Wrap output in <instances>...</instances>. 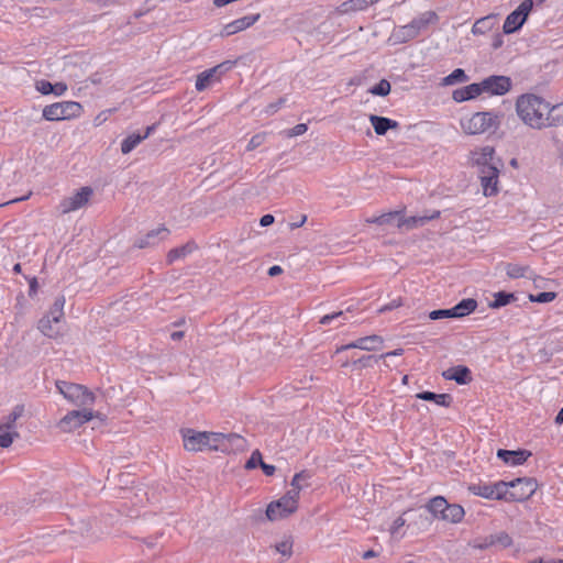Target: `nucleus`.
<instances>
[{"instance_id":"obj_1","label":"nucleus","mask_w":563,"mask_h":563,"mask_svg":"<svg viewBox=\"0 0 563 563\" xmlns=\"http://www.w3.org/2000/svg\"><path fill=\"white\" fill-rule=\"evenodd\" d=\"M542 97L534 93H525L516 101V112L520 120L531 129L541 130L551 126V112L554 110Z\"/></svg>"},{"instance_id":"obj_2","label":"nucleus","mask_w":563,"mask_h":563,"mask_svg":"<svg viewBox=\"0 0 563 563\" xmlns=\"http://www.w3.org/2000/svg\"><path fill=\"white\" fill-rule=\"evenodd\" d=\"M500 125V115L493 111L475 112L460 119V126L465 134L477 135L496 131Z\"/></svg>"},{"instance_id":"obj_3","label":"nucleus","mask_w":563,"mask_h":563,"mask_svg":"<svg viewBox=\"0 0 563 563\" xmlns=\"http://www.w3.org/2000/svg\"><path fill=\"white\" fill-rule=\"evenodd\" d=\"M56 388L65 399L77 407L89 408L96 399L93 393L82 385L58 380Z\"/></svg>"},{"instance_id":"obj_4","label":"nucleus","mask_w":563,"mask_h":563,"mask_svg":"<svg viewBox=\"0 0 563 563\" xmlns=\"http://www.w3.org/2000/svg\"><path fill=\"white\" fill-rule=\"evenodd\" d=\"M298 508L296 492H287L278 500L272 501L266 509V517L271 521L284 519Z\"/></svg>"},{"instance_id":"obj_5","label":"nucleus","mask_w":563,"mask_h":563,"mask_svg":"<svg viewBox=\"0 0 563 563\" xmlns=\"http://www.w3.org/2000/svg\"><path fill=\"white\" fill-rule=\"evenodd\" d=\"M81 110L82 108L79 102L62 101L46 106L43 109V117L47 121L68 120L79 117Z\"/></svg>"},{"instance_id":"obj_6","label":"nucleus","mask_w":563,"mask_h":563,"mask_svg":"<svg viewBox=\"0 0 563 563\" xmlns=\"http://www.w3.org/2000/svg\"><path fill=\"white\" fill-rule=\"evenodd\" d=\"M23 406H15L13 410L0 421V446L9 448L13 440L19 437L16 421L22 417Z\"/></svg>"},{"instance_id":"obj_7","label":"nucleus","mask_w":563,"mask_h":563,"mask_svg":"<svg viewBox=\"0 0 563 563\" xmlns=\"http://www.w3.org/2000/svg\"><path fill=\"white\" fill-rule=\"evenodd\" d=\"M206 450H214L221 452H228L230 445L242 448L244 445V439L236 433H220V432H207Z\"/></svg>"},{"instance_id":"obj_8","label":"nucleus","mask_w":563,"mask_h":563,"mask_svg":"<svg viewBox=\"0 0 563 563\" xmlns=\"http://www.w3.org/2000/svg\"><path fill=\"white\" fill-rule=\"evenodd\" d=\"M532 8V0H523L515 11L507 15L503 25L504 33L511 34L517 32L526 22Z\"/></svg>"},{"instance_id":"obj_9","label":"nucleus","mask_w":563,"mask_h":563,"mask_svg":"<svg viewBox=\"0 0 563 563\" xmlns=\"http://www.w3.org/2000/svg\"><path fill=\"white\" fill-rule=\"evenodd\" d=\"M233 66V62L227 60L223 62L210 69H207L202 73H200L196 80V89L198 91H203L208 87H210L212 84L218 81L220 77L228 70H230Z\"/></svg>"},{"instance_id":"obj_10","label":"nucleus","mask_w":563,"mask_h":563,"mask_svg":"<svg viewBox=\"0 0 563 563\" xmlns=\"http://www.w3.org/2000/svg\"><path fill=\"white\" fill-rule=\"evenodd\" d=\"M92 194L93 190L90 187H82L71 196L64 198L59 203L62 213L74 212L85 207L89 202Z\"/></svg>"},{"instance_id":"obj_11","label":"nucleus","mask_w":563,"mask_h":563,"mask_svg":"<svg viewBox=\"0 0 563 563\" xmlns=\"http://www.w3.org/2000/svg\"><path fill=\"white\" fill-rule=\"evenodd\" d=\"M95 417L90 408H81L79 410L69 411L60 421L59 428L64 432H70L84 423L90 421Z\"/></svg>"},{"instance_id":"obj_12","label":"nucleus","mask_w":563,"mask_h":563,"mask_svg":"<svg viewBox=\"0 0 563 563\" xmlns=\"http://www.w3.org/2000/svg\"><path fill=\"white\" fill-rule=\"evenodd\" d=\"M482 93L489 96H504L511 88V79L507 76H489L481 82Z\"/></svg>"},{"instance_id":"obj_13","label":"nucleus","mask_w":563,"mask_h":563,"mask_svg":"<svg viewBox=\"0 0 563 563\" xmlns=\"http://www.w3.org/2000/svg\"><path fill=\"white\" fill-rule=\"evenodd\" d=\"M483 194L486 197H493L498 194L499 166L486 167L478 172Z\"/></svg>"},{"instance_id":"obj_14","label":"nucleus","mask_w":563,"mask_h":563,"mask_svg":"<svg viewBox=\"0 0 563 563\" xmlns=\"http://www.w3.org/2000/svg\"><path fill=\"white\" fill-rule=\"evenodd\" d=\"M495 150L492 146H483L478 150H475L471 154V159L474 165L478 167V172L485 169L486 167H497L499 166V161L495 159Z\"/></svg>"},{"instance_id":"obj_15","label":"nucleus","mask_w":563,"mask_h":563,"mask_svg":"<svg viewBox=\"0 0 563 563\" xmlns=\"http://www.w3.org/2000/svg\"><path fill=\"white\" fill-rule=\"evenodd\" d=\"M512 545V538L505 531H500L494 534H489L482 540H477L474 543V548L479 550H486L492 547L506 549Z\"/></svg>"},{"instance_id":"obj_16","label":"nucleus","mask_w":563,"mask_h":563,"mask_svg":"<svg viewBox=\"0 0 563 563\" xmlns=\"http://www.w3.org/2000/svg\"><path fill=\"white\" fill-rule=\"evenodd\" d=\"M383 338L376 334L360 338L356 341L342 345L336 349V353H341L343 351L350 350V349H360L364 351H376L379 350L383 346Z\"/></svg>"},{"instance_id":"obj_17","label":"nucleus","mask_w":563,"mask_h":563,"mask_svg":"<svg viewBox=\"0 0 563 563\" xmlns=\"http://www.w3.org/2000/svg\"><path fill=\"white\" fill-rule=\"evenodd\" d=\"M258 19H260V14H251V15H245L240 19H236V20L223 25V27L220 31V35L222 37H228L233 34H236V33L244 31V30L249 29L250 26H252L254 23H256L258 21Z\"/></svg>"},{"instance_id":"obj_18","label":"nucleus","mask_w":563,"mask_h":563,"mask_svg":"<svg viewBox=\"0 0 563 563\" xmlns=\"http://www.w3.org/2000/svg\"><path fill=\"white\" fill-rule=\"evenodd\" d=\"M207 431L198 432L191 429L183 431L184 448L187 451L198 452L206 450Z\"/></svg>"},{"instance_id":"obj_19","label":"nucleus","mask_w":563,"mask_h":563,"mask_svg":"<svg viewBox=\"0 0 563 563\" xmlns=\"http://www.w3.org/2000/svg\"><path fill=\"white\" fill-rule=\"evenodd\" d=\"M509 487L519 489L518 493H512V496L518 500H525L531 497L537 488V484L531 478H517L509 483Z\"/></svg>"},{"instance_id":"obj_20","label":"nucleus","mask_w":563,"mask_h":563,"mask_svg":"<svg viewBox=\"0 0 563 563\" xmlns=\"http://www.w3.org/2000/svg\"><path fill=\"white\" fill-rule=\"evenodd\" d=\"M439 216V211H433L431 214L415 216L409 218H405L400 214L397 227L399 229L406 228L407 230L419 228L424 225L428 221L438 218Z\"/></svg>"},{"instance_id":"obj_21","label":"nucleus","mask_w":563,"mask_h":563,"mask_svg":"<svg viewBox=\"0 0 563 563\" xmlns=\"http://www.w3.org/2000/svg\"><path fill=\"white\" fill-rule=\"evenodd\" d=\"M442 375L445 379L454 380L460 385H465L472 380L470 368L462 365L450 367Z\"/></svg>"},{"instance_id":"obj_22","label":"nucleus","mask_w":563,"mask_h":563,"mask_svg":"<svg viewBox=\"0 0 563 563\" xmlns=\"http://www.w3.org/2000/svg\"><path fill=\"white\" fill-rule=\"evenodd\" d=\"M169 231L165 227H159L146 233L145 236L140 238L136 242V246L140 249H144L147 246H153L157 244L159 241L167 238Z\"/></svg>"},{"instance_id":"obj_23","label":"nucleus","mask_w":563,"mask_h":563,"mask_svg":"<svg viewBox=\"0 0 563 563\" xmlns=\"http://www.w3.org/2000/svg\"><path fill=\"white\" fill-rule=\"evenodd\" d=\"M530 455L531 453L526 450L508 451L500 449L497 452V456L500 460L512 466L523 464Z\"/></svg>"},{"instance_id":"obj_24","label":"nucleus","mask_w":563,"mask_h":563,"mask_svg":"<svg viewBox=\"0 0 563 563\" xmlns=\"http://www.w3.org/2000/svg\"><path fill=\"white\" fill-rule=\"evenodd\" d=\"M482 95L479 82H474L468 86L455 89L452 93V98L456 102H464L471 99H475Z\"/></svg>"},{"instance_id":"obj_25","label":"nucleus","mask_w":563,"mask_h":563,"mask_svg":"<svg viewBox=\"0 0 563 563\" xmlns=\"http://www.w3.org/2000/svg\"><path fill=\"white\" fill-rule=\"evenodd\" d=\"M369 121L374 128L375 133L378 135H384L389 129H395L398 126L397 121L375 114L369 115Z\"/></svg>"},{"instance_id":"obj_26","label":"nucleus","mask_w":563,"mask_h":563,"mask_svg":"<svg viewBox=\"0 0 563 563\" xmlns=\"http://www.w3.org/2000/svg\"><path fill=\"white\" fill-rule=\"evenodd\" d=\"M438 14L434 11H426L415 18L410 24L415 26V30L420 34L423 30H426L430 24H434L438 22Z\"/></svg>"},{"instance_id":"obj_27","label":"nucleus","mask_w":563,"mask_h":563,"mask_svg":"<svg viewBox=\"0 0 563 563\" xmlns=\"http://www.w3.org/2000/svg\"><path fill=\"white\" fill-rule=\"evenodd\" d=\"M36 89L43 95L53 93L55 96H62L67 91V85L62 81L52 84L47 80H40L36 82Z\"/></svg>"},{"instance_id":"obj_28","label":"nucleus","mask_w":563,"mask_h":563,"mask_svg":"<svg viewBox=\"0 0 563 563\" xmlns=\"http://www.w3.org/2000/svg\"><path fill=\"white\" fill-rule=\"evenodd\" d=\"M477 307V301L472 298L461 300L457 305L452 308L454 318H462L472 313Z\"/></svg>"},{"instance_id":"obj_29","label":"nucleus","mask_w":563,"mask_h":563,"mask_svg":"<svg viewBox=\"0 0 563 563\" xmlns=\"http://www.w3.org/2000/svg\"><path fill=\"white\" fill-rule=\"evenodd\" d=\"M417 398L426 400V401H433L439 406L442 407H449L452 402V397L449 394H435L432 391H422L417 394Z\"/></svg>"},{"instance_id":"obj_30","label":"nucleus","mask_w":563,"mask_h":563,"mask_svg":"<svg viewBox=\"0 0 563 563\" xmlns=\"http://www.w3.org/2000/svg\"><path fill=\"white\" fill-rule=\"evenodd\" d=\"M38 329L48 338H57L60 334V324H55L49 317H43L40 320Z\"/></svg>"},{"instance_id":"obj_31","label":"nucleus","mask_w":563,"mask_h":563,"mask_svg":"<svg viewBox=\"0 0 563 563\" xmlns=\"http://www.w3.org/2000/svg\"><path fill=\"white\" fill-rule=\"evenodd\" d=\"M464 515H465L464 508L461 505L453 504V505H448L445 512L441 519L452 522V523H457V522L462 521V519L464 518Z\"/></svg>"},{"instance_id":"obj_32","label":"nucleus","mask_w":563,"mask_h":563,"mask_svg":"<svg viewBox=\"0 0 563 563\" xmlns=\"http://www.w3.org/2000/svg\"><path fill=\"white\" fill-rule=\"evenodd\" d=\"M195 249L196 246L194 243H187L180 247L173 249L167 254V262L172 264L178 260L185 258L187 255L192 253Z\"/></svg>"},{"instance_id":"obj_33","label":"nucleus","mask_w":563,"mask_h":563,"mask_svg":"<svg viewBox=\"0 0 563 563\" xmlns=\"http://www.w3.org/2000/svg\"><path fill=\"white\" fill-rule=\"evenodd\" d=\"M418 35H419V33L415 30V26L411 25L410 22L406 25L398 27L394 33V36L396 37V40L401 43L411 41V40L416 38Z\"/></svg>"},{"instance_id":"obj_34","label":"nucleus","mask_w":563,"mask_h":563,"mask_svg":"<svg viewBox=\"0 0 563 563\" xmlns=\"http://www.w3.org/2000/svg\"><path fill=\"white\" fill-rule=\"evenodd\" d=\"M448 505H449L448 501L443 497L438 496L430 500L427 508L434 516H440V518H442Z\"/></svg>"},{"instance_id":"obj_35","label":"nucleus","mask_w":563,"mask_h":563,"mask_svg":"<svg viewBox=\"0 0 563 563\" xmlns=\"http://www.w3.org/2000/svg\"><path fill=\"white\" fill-rule=\"evenodd\" d=\"M143 140L141 134L139 133H132L128 135L122 142H121V152L122 154H129L131 153Z\"/></svg>"},{"instance_id":"obj_36","label":"nucleus","mask_w":563,"mask_h":563,"mask_svg":"<svg viewBox=\"0 0 563 563\" xmlns=\"http://www.w3.org/2000/svg\"><path fill=\"white\" fill-rule=\"evenodd\" d=\"M294 540L290 536H285L275 544L276 551L284 558H290L292 554Z\"/></svg>"},{"instance_id":"obj_37","label":"nucleus","mask_w":563,"mask_h":563,"mask_svg":"<svg viewBox=\"0 0 563 563\" xmlns=\"http://www.w3.org/2000/svg\"><path fill=\"white\" fill-rule=\"evenodd\" d=\"M468 80L467 75L462 68L454 69L450 75L442 79L443 86H452L459 82H465Z\"/></svg>"},{"instance_id":"obj_38","label":"nucleus","mask_w":563,"mask_h":563,"mask_svg":"<svg viewBox=\"0 0 563 563\" xmlns=\"http://www.w3.org/2000/svg\"><path fill=\"white\" fill-rule=\"evenodd\" d=\"M512 300H515V295L505 291H498L494 295V300L489 303V307L493 309H498L504 306H507Z\"/></svg>"},{"instance_id":"obj_39","label":"nucleus","mask_w":563,"mask_h":563,"mask_svg":"<svg viewBox=\"0 0 563 563\" xmlns=\"http://www.w3.org/2000/svg\"><path fill=\"white\" fill-rule=\"evenodd\" d=\"M309 478L310 474L308 472L302 471L297 473L290 483V489L288 492H296V499H299V495L302 489L301 482L308 481Z\"/></svg>"},{"instance_id":"obj_40","label":"nucleus","mask_w":563,"mask_h":563,"mask_svg":"<svg viewBox=\"0 0 563 563\" xmlns=\"http://www.w3.org/2000/svg\"><path fill=\"white\" fill-rule=\"evenodd\" d=\"M405 525L406 520L402 517L396 518L389 527L390 537L395 540L401 539L405 536Z\"/></svg>"},{"instance_id":"obj_41","label":"nucleus","mask_w":563,"mask_h":563,"mask_svg":"<svg viewBox=\"0 0 563 563\" xmlns=\"http://www.w3.org/2000/svg\"><path fill=\"white\" fill-rule=\"evenodd\" d=\"M492 16L478 19L472 27V32L475 35L485 34L492 27Z\"/></svg>"},{"instance_id":"obj_42","label":"nucleus","mask_w":563,"mask_h":563,"mask_svg":"<svg viewBox=\"0 0 563 563\" xmlns=\"http://www.w3.org/2000/svg\"><path fill=\"white\" fill-rule=\"evenodd\" d=\"M472 492L475 495L487 499H495V497L498 495V493L494 492L493 485H477L472 487Z\"/></svg>"},{"instance_id":"obj_43","label":"nucleus","mask_w":563,"mask_h":563,"mask_svg":"<svg viewBox=\"0 0 563 563\" xmlns=\"http://www.w3.org/2000/svg\"><path fill=\"white\" fill-rule=\"evenodd\" d=\"M399 216H400L399 211H391V212L384 213L378 217L368 219L367 222L377 223V224H387V223H390L396 218L399 220Z\"/></svg>"},{"instance_id":"obj_44","label":"nucleus","mask_w":563,"mask_h":563,"mask_svg":"<svg viewBox=\"0 0 563 563\" xmlns=\"http://www.w3.org/2000/svg\"><path fill=\"white\" fill-rule=\"evenodd\" d=\"M369 92L375 96L385 97L390 92V84L388 80L382 79L378 84L369 89Z\"/></svg>"},{"instance_id":"obj_45","label":"nucleus","mask_w":563,"mask_h":563,"mask_svg":"<svg viewBox=\"0 0 563 563\" xmlns=\"http://www.w3.org/2000/svg\"><path fill=\"white\" fill-rule=\"evenodd\" d=\"M527 271V266H521L519 264H508L506 267V273L510 278L523 277L526 276Z\"/></svg>"},{"instance_id":"obj_46","label":"nucleus","mask_w":563,"mask_h":563,"mask_svg":"<svg viewBox=\"0 0 563 563\" xmlns=\"http://www.w3.org/2000/svg\"><path fill=\"white\" fill-rule=\"evenodd\" d=\"M266 136H267L266 132H261V133H257V134L253 135L252 139L250 140L247 146H246V150L247 151H253V150L257 148L258 146H261L265 142Z\"/></svg>"},{"instance_id":"obj_47","label":"nucleus","mask_w":563,"mask_h":563,"mask_svg":"<svg viewBox=\"0 0 563 563\" xmlns=\"http://www.w3.org/2000/svg\"><path fill=\"white\" fill-rule=\"evenodd\" d=\"M555 297H556L555 292L544 291V292H540V294H538L536 296L531 295L530 296V300L533 301V302L545 303V302H550V301L554 300Z\"/></svg>"},{"instance_id":"obj_48","label":"nucleus","mask_w":563,"mask_h":563,"mask_svg":"<svg viewBox=\"0 0 563 563\" xmlns=\"http://www.w3.org/2000/svg\"><path fill=\"white\" fill-rule=\"evenodd\" d=\"M336 319H342V321H340V323H343L346 320V317L342 311H338V312H333V313L323 316L320 319V323L327 325Z\"/></svg>"},{"instance_id":"obj_49","label":"nucleus","mask_w":563,"mask_h":563,"mask_svg":"<svg viewBox=\"0 0 563 563\" xmlns=\"http://www.w3.org/2000/svg\"><path fill=\"white\" fill-rule=\"evenodd\" d=\"M429 318L431 320H439V319H444V318H454L453 317V313H452V308L451 309H439V310H433L429 313Z\"/></svg>"},{"instance_id":"obj_50","label":"nucleus","mask_w":563,"mask_h":563,"mask_svg":"<svg viewBox=\"0 0 563 563\" xmlns=\"http://www.w3.org/2000/svg\"><path fill=\"white\" fill-rule=\"evenodd\" d=\"M261 462H263V460H262V455H261L260 451H254L252 453V455L250 456V459L246 461L245 468L253 470L257 465H261Z\"/></svg>"},{"instance_id":"obj_51","label":"nucleus","mask_w":563,"mask_h":563,"mask_svg":"<svg viewBox=\"0 0 563 563\" xmlns=\"http://www.w3.org/2000/svg\"><path fill=\"white\" fill-rule=\"evenodd\" d=\"M307 130H308L307 124L299 123V124L295 125L292 129L288 130L287 135L289 137L298 136V135L306 133Z\"/></svg>"},{"instance_id":"obj_52","label":"nucleus","mask_w":563,"mask_h":563,"mask_svg":"<svg viewBox=\"0 0 563 563\" xmlns=\"http://www.w3.org/2000/svg\"><path fill=\"white\" fill-rule=\"evenodd\" d=\"M509 487V483L505 482H498L495 485H493L494 492L498 493V495L495 497V499H500L506 494V489Z\"/></svg>"},{"instance_id":"obj_53","label":"nucleus","mask_w":563,"mask_h":563,"mask_svg":"<svg viewBox=\"0 0 563 563\" xmlns=\"http://www.w3.org/2000/svg\"><path fill=\"white\" fill-rule=\"evenodd\" d=\"M64 311H58L55 308H51L49 312L45 317H49L55 324H60Z\"/></svg>"},{"instance_id":"obj_54","label":"nucleus","mask_w":563,"mask_h":563,"mask_svg":"<svg viewBox=\"0 0 563 563\" xmlns=\"http://www.w3.org/2000/svg\"><path fill=\"white\" fill-rule=\"evenodd\" d=\"M283 102H284V99H279L277 102L268 104L265 109V113L268 115L274 114L275 112H277L280 109Z\"/></svg>"},{"instance_id":"obj_55","label":"nucleus","mask_w":563,"mask_h":563,"mask_svg":"<svg viewBox=\"0 0 563 563\" xmlns=\"http://www.w3.org/2000/svg\"><path fill=\"white\" fill-rule=\"evenodd\" d=\"M65 297L58 296L51 308H55L58 311H64Z\"/></svg>"},{"instance_id":"obj_56","label":"nucleus","mask_w":563,"mask_h":563,"mask_svg":"<svg viewBox=\"0 0 563 563\" xmlns=\"http://www.w3.org/2000/svg\"><path fill=\"white\" fill-rule=\"evenodd\" d=\"M260 466L263 470V472L265 473V475H267V476H272L276 470L274 465L266 464L264 462H261Z\"/></svg>"},{"instance_id":"obj_57","label":"nucleus","mask_w":563,"mask_h":563,"mask_svg":"<svg viewBox=\"0 0 563 563\" xmlns=\"http://www.w3.org/2000/svg\"><path fill=\"white\" fill-rule=\"evenodd\" d=\"M274 222V217L272 214H264L261 220H260V224L262 227H268L271 225L272 223Z\"/></svg>"},{"instance_id":"obj_58","label":"nucleus","mask_w":563,"mask_h":563,"mask_svg":"<svg viewBox=\"0 0 563 563\" xmlns=\"http://www.w3.org/2000/svg\"><path fill=\"white\" fill-rule=\"evenodd\" d=\"M282 273H283V268L279 265H274V266L269 267V269H268V275L272 277H275Z\"/></svg>"},{"instance_id":"obj_59","label":"nucleus","mask_w":563,"mask_h":563,"mask_svg":"<svg viewBox=\"0 0 563 563\" xmlns=\"http://www.w3.org/2000/svg\"><path fill=\"white\" fill-rule=\"evenodd\" d=\"M404 353V350L402 349H397V350H394L391 352H387L385 354H382L379 357L380 358H386V357H390V356H399Z\"/></svg>"},{"instance_id":"obj_60","label":"nucleus","mask_w":563,"mask_h":563,"mask_svg":"<svg viewBox=\"0 0 563 563\" xmlns=\"http://www.w3.org/2000/svg\"><path fill=\"white\" fill-rule=\"evenodd\" d=\"M156 128H157V124H152V125L147 126L145 130V133L141 134L143 140L147 139L156 130Z\"/></svg>"},{"instance_id":"obj_61","label":"nucleus","mask_w":563,"mask_h":563,"mask_svg":"<svg viewBox=\"0 0 563 563\" xmlns=\"http://www.w3.org/2000/svg\"><path fill=\"white\" fill-rule=\"evenodd\" d=\"M230 3H231V0H213V5L217 8H222Z\"/></svg>"},{"instance_id":"obj_62","label":"nucleus","mask_w":563,"mask_h":563,"mask_svg":"<svg viewBox=\"0 0 563 563\" xmlns=\"http://www.w3.org/2000/svg\"><path fill=\"white\" fill-rule=\"evenodd\" d=\"M375 556H377V553L374 550H368L363 553V559H365V560H368V559H372Z\"/></svg>"},{"instance_id":"obj_63","label":"nucleus","mask_w":563,"mask_h":563,"mask_svg":"<svg viewBox=\"0 0 563 563\" xmlns=\"http://www.w3.org/2000/svg\"><path fill=\"white\" fill-rule=\"evenodd\" d=\"M555 423L556 424L563 423V407L561 408V410L559 411V413L555 417Z\"/></svg>"},{"instance_id":"obj_64","label":"nucleus","mask_w":563,"mask_h":563,"mask_svg":"<svg viewBox=\"0 0 563 563\" xmlns=\"http://www.w3.org/2000/svg\"><path fill=\"white\" fill-rule=\"evenodd\" d=\"M184 333L181 331H176L170 334V338L174 341L180 340L183 338Z\"/></svg>"}]
</instances>
